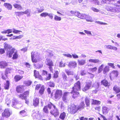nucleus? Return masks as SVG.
I'll list each match as a JSON object with an SVG mask.
<instances>
[{"label":"nucleus","mask_w":120,"mask_h":120,"mask_svg":"<svg viewBox=\"0 0 120 120\" xmlns=\"http://www.w3.org/2000/svg\"><path fill=\"white\" fill-rule=\"evenodd\" d=\"M80 89V83L78 81L75 84L73 88V90L71 92V93L73 94V98H75L79 95V93L77 91Z\"/></svg>","instance_id":"nucleus-1"},{"label":"nucleus","mask_w":120,"mask_h":120,"mask_svg":"<svg viewBox=\"0 0 120 120\" xmlns=\"http://www.w3.org/2000/svg\"><path fill=\"white\" fill-rule=\"evenodd\" d=\"M4 46L6 50L7 51V55L8 56L10 57L12 56V54L15 50V49L12 48L10 45L5 42L4 44Z\"/></svg>","instance_id":"nucleus-2"},{"label":"nucleus","mask_w":120,"mask_h":120,"mask_svg":"<svg viewBox=\"0 0 120 120\" xmlns=\"http://www.w3.org/2000/svg\"><path fill=\"white\" fill-rule=\"evenodd\" d=\"M76 15L79 18L82 19H86L88 18V19H86L87 22H92V18L88 15H86L84 14L80 13L79 12L77 13V14Z\"/></svg>","instance_id":"nucleus-3"},{"label":"nucleus","mask_w":120,"mask_h":120,"mask_svg":"<svg viewBox=\"0 0 120 120\" xmlns=\"http://www.w3.org/2000/svg\"><path fill=\"white\" fill-rule=\"evenodd\" d=\"M68 110L71 114H74L78 111V109L77 106L74 104H72L68 108Z\"/></svg>","instance_id":"nucleus-4"},{"label":"nucleus","mask_w":120,"mask_h":120,"mask_svg":"<svg viewBox=\"0 0 120 120\" xmlns=\"http://www.w3.org/2000/svg\"><path fill=\"white\" fill-rule=\"evenodd\" d=\"M52 109L50 110V112L55 117H56L59 115V112L58 109L54 105L52 104Z\"/></svg>","instance_id":"nucleus-5"},{"label":"nucleus","mask_w":120,"mask_h":120,"mask_svg":"<svg viewBox=\"0 0 120 120\" xmlns=\"http://www.w3.org/2000/svg\"><path fill=\"white\" fill-rule=\"evenodd\" d=\"M29 92L27 91L25 92L23 94L20 95L19 96L20 98L22 99L25 100V103L27 104H28L29 101H28L26 100V97L29 94Z\"/></svg>","instance_id":"nucleus-6"},{"label":"nucleus","mask_w":120,"mask_h":120,"mask_svg":"<svg viewBox=\"0 0 120 120\" xmlns=\"http://www.w3.org/2000/svg\"><path fill=\"white\" fill-rule=\"evenodd\" d=\"M119 74L118 71L117 70H113L112 71L110 74V77L111 80L116 78Z\"/></svg>","instance_id":"nucleus-7"},{"label":"nucleus","mask_w":120,"mask_h":120,"mask_svg":"<svg viewBox=\"0 0 120 120\" xmlns=\"http://www.w3.org/2000/svg\"><path fill=\"white\" fill-rule=\"evenodd\" d=\"M62 94V91L60 90H56L54 94V97L56 99H59L61 97Z\"/></svg>","instance_id":"nucleus-8"},{"label":"nucleus","mask_w":120,"mask_h":120,"mask_svg":"<svg viewBox=\"0 0 120 120\" xmlns=\"http://www.w3.org/2000/svg\"><path fill=\"white\" fill-rule=\"evenodd\" d=\"M92 82L90 81L86 82V85L82 89V90L85 91L90 89L92 86Z\"/></svg>","instance_id":"nucleus-9"},{"label":"nucleus","mask_w":120,"mask_h":120,"mask_svg":"<svg viewBox=\"0 0 120 120\" xmlns=\"http://www.w3.org/2000/svg\"><path fill=\"white\" fill-rule=\"evenodd\" d=\"M52 104L51 102H50L48 105L45 106L44 108L43 111L44 112L47 113H48L49 112L48 109L50 110L52 109Z\"/></svg>","instance_id":"nucleus-10"},{"label":"nucleus","mask_w":120,"mask_h":120,"mask_svg":"<svg viewBox=\"0 0 120 120\" xmlns=\"http://www.w3.org/2000/svg\"><path fill=\"white\" fill-rule=\"evenodd\" d=\"M10 115V110L8 109H5L4 112L2 113V116L3 117H5L8 118L9 117Z\"/></svg>","instance_id":"nucleus-11"},{"label":"nucleus","mask_w":120,"mask_h":120,"mask_svg":"<svg viewBox=\"0 0 120 120\" xmlns=\"http://www.w3.org/2000/svg\"><path fill=\"white\" fill-rule=\"evenodd\" d=\"M68 66L70 68H75L77 67V63L74 61H70L69 63Z\"/></svg>","instance_id":"nucleus-12"},{"label":"nucleus","mask_w":120,"mask_h":120,"mask_svg":"<svg viewBox=\"0 0 120 120\" xmlns=\"http://www.w3.org/2000/svg\"><path fill=\"white\" fill-rule=\"evenodd\" d=\"M35 52L34 51H32L31 53V59L32 62L36 63L37 61V56L34 54Z\"/></svg>","instance_id":"nucleus-13"},{"label":"nucleus","mask_w":120,"mask_h":120,"mask_svg":"<svg viewBox=\"0 0 120 120\" xmlns=\"http://www.w3.org/2000/svg\"><path fill=\"white\" fill-rule=\"evenodd\" d=\"M45 63L47 65L49 66H53V63L52 60L50 59H47L45 61Z\"/></svg>","instance_id":"nucleus-14"},{"label":"nucleus","mask_w":120,"mask_h":120,"mask_svg":"<svg viewBox=\"0 0 120 120\" xmlns=\"http://www.w3.org/2000/svg\"><path fill=\"white\" fill-rule=\"evenodd\" d=\"M47 72L44 70H43L42 74L43 75H46L47 78L46 79V80H49L51 78V74H48V75H47Z\"/></svg>","instance_id":"nucleus-15"},{"label":"nucleus","mask_w":120,"mask_h":120,"mask_svg":"<svg viewBox=\"0 0 120 120\" xmlns=\"http://www.w3.org/2000/svg\"><path fill=\"white\" fill-rule=\"evenodd\" d=\"M23 86H19L16 88V91L18 93H21L23 90Z\"/></svg>","instance_id":"nucleus-16"},{"label":"nucleus","mask_w":120,"mask_h":120,"mask_svg":"<svg viewBox=\"0 0 120 120\" xmlns=\"http://www.w3.org/2000/svg\"><path fill=\"white\" fill-rule=\"evenodd\" d=\"M109 110V109L107 107L103 106L102 108V111L103 114H107Z\"/></svg>","instance_id":"nucleus-17"},{"label":"nucleus","mask_w":120,"mask_h":120,"mask_svg":"<svg viewBox=\"0 0 120 120\" xmlns=\"http://www.w3.org/2000/svg\"><path fill=\"white\" fill-rule=\"evenodd\" d=\"M4 5L5 8L9 10H11L12 9V6L9 3H4Z\"/></svg>","instance_id":"nucleus-18"},{"label":"nucleus","mask_w":120,"mask_h":120,"mask_svg":"<svg viewBox=\"0 0 120 120\" xmlns=\"http://www.w3.org/2000/svg\"><path fill=\"white\" fill-rule=\"evenodd\" d=\"M106 9L107 11H109L111 12H115L116 11L115 8L112 7L110 6L107 7Z\"/></svg>","instance_id":"nucleus-19"},{"label":"nucleus","mask_w":120,"mask_h":120,"mask_svg":"<svg viewBox=\"0 0 120 120\" xmlns=\"http://www.w3.org/2000/svg\"><path fill=\"white\" fill-rule=\"evenodd\" d=\"M0 66H1V68H4L6 67L7 66L8 64L5 62L1 61L0 62Z\"/></svg>","instance_id":"nucleus-20"},{"label":"nucleus","mask_w":120,"mask_h":120,"mask_svg":"<svg viewBox=\"0 0 120 120\" xmlns=\"http://www.w3.org/2000/svg\"><path fill=\"white\" fill-rule=\"evenodd\" d=\"M24 14H27V16H30L31 15V11L30 10L27 9L24 11Z\"/></svg>","instance_id":"nucleus-21"},{"label":"nucleus","mask_w":120,"mask_h":120,"mask_svg":"<svg viewBox=\"0 0 120 120\" xmlns=\"http://www.w3.org/2000/svg\"><path fill=\"white\" fill-rule=\"evenodd\" d=\"M39 99L38 98H34L33 99V105L35 106H37L39 103Z\"/></svg>","instance_id":"nucleus-22"},{"label":"nucleus","mask_w":120,"mask_h":120,"mask_svg":"<svg viewBox=\"0 0 120 120\" xmlns=\"http://www.w3.org/2000/svg\"><path fill=\"white\" fill-rule=\"evenodd\" d=\"M113 90L117 93L120 92V88L116 86L113 87Z\"/></svg>","instance_id":"nucleus-23"},{"label":"nucleus","mask_w":120,"mask_h":120,"mask_svg":"<svg viewBox=\"0 0 120 120\" xmlns=\"http://www.w3.org/2000/svg\"><path fill=\"white\" fill-rule=\"evenodd\" d=\"M85 105L84 103V102H82L81 103L80 105L78 106H77V107H78V110L79 109L81 110L84 108V106Z\"/></svg>","instance_id":"nucleus-24"},{"label":"nucleus","mask_w":120,"mask_h":120,"mask_svg":"<svg viewBox=\"0 0 120 120\" xmlns=\"http://www.w3.org/2000/svg\"><path fill=\"white\" fill-rule=\"evenodd\" d=\"M22 76H21L19 75H16L14 77L15 80L16 82H17L22 79Z\"/></svg>","instance_id":"nucleus-25"},{"label":"nucleus","mask_w":120,"mask_h":120,"mask_svg":"<svg viewBox=\"0 0 120 120\" xmlns=\"http://www.w3.org/2000/svg\"><path fill=\"white\" fill-rule=\"evenodd\" d=\"M90 62H92L94 63H98L101 62V61L98 59H90L89 60Z\"/></svg>","instance_id":"nucleus-26"},{"label":"nucleus","mask_w":120,"mask_h":120,"mask_svg":"<svg viewBox=\"0 0 120 120\" xmlns=\"http://www.w3.org/2000/svg\"><path fill=\"white\" fill-rule=\"evenodd\" d=\"M101 82L105 86H109L110 84L106 80H104L102 81Z\"/></svg>","instance_id":"nucleus-27"},{"label":"nucleus","mask_w":120,"mask_h":120,"mask_svg":"<svg viewBox=\"0 0 120 120\" xmlns=\"http://www.w3.org/2000/svg\"><path fill=\"white\" fill-rule=\"evenodd\" d=\"M13 6L15 8H16L19 10H20L22 8V7L20 4H13Z\"/></svg>","instance_id":"nucleus-28"},{"label":"nucleus","mask_w":120,"mask_h":120,"mask_svg":"<svg viewBox=\"0 0 120 120\" xmlns=\"http://www.w3.org/2000/svg\"><path fill=\"white\" fill-rule=\"evenodd\" d=\"M100 103L101 102L99 101L93 99L92 104L99 105L100 104Z\"/></svg>","instance_id":"nucleus-29"},{"label":"nucleus","mask_w":120,"mask_h":120,"mask_svg":"<svg viewBox=\"0 0 120 120\" xmlns=\"http://www.w3.org/2000/svg\"><path fill=\"white\" fill-rule=\"evenodd\" d=\"M66 116V115L65 113L64 112H63L61 113L59 118L63 120L65 118Z\"/></svg>","instance_id":"nucleus-30"},{"label":"nucleus","mask_w":120,"mask_h":120,"mask_svg":"<svg viewBox=\"0 0 120 120\" xmlns=\"http://www.w3.org/2000/svg\"><path fill=\"white\" fill-rule=\"evenodd\" d=\"M79 64L80 65H83L85 63V60H78Z\"/></svg>","instance_id":"nucleus-31"},{"label":"nucleus","mask_w":120,"mask_h":120,"mask_svg":"<svg viewBox=\"0 0 120 120\" xmlns=\"http://www.w3.org/2000/svg\"><path fill=\"white\" fill-rule=\"evenodd\" d=\"M32 116L33 118L34 119H38V117L39 115L36 112L32 113Z\"/></svg>","instance_id":"nucleus-32"},{"label":"nucleus","mask_w":120,"mask_h":120,"mask_svg":"<svg viewBox=\"0 0 120 120\" xmlns=\"http://www.w3.org/2000/svg\"><path fill=\"white\" fill-rule=\"evenodd\" d=\"M9 82L8 81H6V83L4 84V87L5 89H8L9 87Z\"/></svg>","instance_id":"nucleus-33"},{"label":"nucleus","mask_w":120,"mask_h":120,"mask_svg":"<svg viewBox=\"0 0 120 120\" xmlns=\"http://www.w3.org/2000/svg\"><path fill=\"white\" fill-rule=\"evenodd\" d=\"M44 87V86H42L41 87V89L39 91V93L41 95H42L44 93L45 90Z\"/></svg>","instance_id":"nucleus-34"},{"label":"nucleus","mask_w":120,"mask_h":120,"mask_svg":"<svg viewBox=\"0 0 120 120\" xmlns=\"http://www.w3.org/2000/svg\"><path fill=\"white\" fill-rule=\"evenodd\" d=\"M61 19V17L58 16L56 15H55L54 17V20L56 21H60Z\"/></svg>","instance_id":"nucleus-35"},{"label":"nucleus","mask_w":120,"mask_h":120,"mask_svg":"<svg viewBox=\"0 0 120 120\" xmlns=\"http://www.w3.org/2000/svg\"><path fill=\"white\" fill-rule=\"evenodd\" d=\"M37 10L38 11V13H41L44 10V7H41L40 8H37Z\"/></svg>","instance_id":"nucleus-36"},{"label":"nucleus","mask_w":120,"mask_h":120,"mask_svg":"<svg viewBox=\"0 0 120 120\" xmlns=\"http://www.w3.org/2000/svg\"><path fill=\"white\" fill-rule=\"evenodd\" d=\"M65 71L68 75H73V72L72 71L68 70V69L65 70Z\"/></svg>","instance_id":"nucleus-37"},{"label":"nucleus","mask_w":120,"mask_h":120,"mask_svg":"<svg viewBox=\"0 0 120 120\" xmlns=\"http://www.w3.org/2000/svg\"><path fill=\"white\" fill-rule=\"evenodd\" d=\"M19 113L20 115L23 116H25L26 115V112L24 110L20 111Z\"/></svg>","instance_id":"nucleus-38"},{"label":"nucleus","mask_w":120,"mask_h":120,"mask_svg":"<svg viewBox=\"0 0 120 120\" xmlns=\"http://www.w3.org/2000/svg\"><path fill=\"white\" fill-rule=\"evenodd\" d=\"M109 70V66H106L103 70V73L104 74H105Z\"/></svg>","instance_id":"nucleus-39"},{"label":"nucleus","mask_w":120,"mask_h":120,"mask_svg":"<svg viewBox=\"0 0 120 120\" xmlns=\"http://www.w3.org/2000/svg\"><path fill=\"white\" fill-rule=\"evenodd\" d=\"M34 65L36 68H39L42 67L43 66L42 64H34Z\"/></svg>","instance_id":"nucleus-40"},{"label":"nucleus","mask_w":120,"mask_h":120,"mask_svg":"<svg viewBox=\"0 0 120 120\" xmlns=\"http://www.w3.org/2000/svg\"><path fill=\"white\" fill-rule=\"evenodd\" d=\"M34 76L36 78H37L39 76V73L38 71L35 70H34Z\"/></svg>","instance_id":"nucleus-41"},{"label":"nucleus","mask_w":120,"mask_h":120,"mask_svg":"<svg viewBox=\"0 0 120 120\" xmlns=\"http://www.w3.org/2000/svg\"><path fill=\"white\" fill-rule=\"evenodd\" d=\"M86 104L87 106H89L90 105V100L87 98H86L85 99Z\"/></svg>","instance_id":"nucleus-42"},{"label":"nucleus","mask_w":120,"mask_h":120,"mask_svg":"<svg viewBox=\"0 0 120 120\" xmlns=\"http://www.w3.org/2000/svg\"><path fill=\"white\" fill-rule=\"evenodd\" d=\"M18 55L17 53V52H15L14 54L13 55L12 58L13 59H16L18 58Z\"/></svg>","instance_id":"nucleus-43"},{"label":"nucleus","mask_w":120,"mask_h":120,"mask_svg":"<svg viewBox=\"0 0 120 120\" xmlns=\"http://www.w3.org/2000/svg\"><path fill=\"white\" fill-rule=\"evenodd\" d=\"M48 13L47 12H43L41 14L40 16L42 17H46V16H48Z\"/></svg>","instance_id":"nucleus-44"},{"label":"nucleus","mask_w":120,"mask_h":120,"mask_svg":"<svg viewBox=\"0 0 120 120\" xmlns=\"http://www.w3.org/2000/svg\"><path fill=\"white\" fill-rule=\"evenodd\" d=\"M104 65L103 64H102L101 66L98 69V73H100L103 70Z\"/></svg>","instance_id":"nucleus-45"},{"label":"nucleus","mask_w":120,"mask_h":120,"mask_svg":"<svg viewBox=\"0 0 120 120\" xmlns=\"http://www.w3.org/2000/svg\"><path fill=\"white\" fill-rule=\"evenodd\" d=\"M99 87L98 84L97 82H95L93 84L92 86V87H94L96 88H98Z\"/></svg>","instance_id":"nucleus-46"},{"label":"nucleus","mask_w":120,"mask_h":120,"mask_svg":"<svg viewBox=\"0 0 120 120\" xmlns=\"http://www.w3.org/2000/svg\"><path fill=\"white\" fill-rule=\"evenodd\" d=\"M62 77L63 78V80L64 81H66L68 80L67 79V75L65 73H64L63 74Z\"/></svg>","instance_id":"nucleus-47"},{"label":"nucleus","mask_w":120,"mask_h":120,"mask_svg":"<svg viewBox=\"0 0 120 120\" xmlns=\"http://www.w3.org/2000/svg\"><path fill=\"white\" fill-rule=\"evenodd\" d=\"M11 70V69L10 68H7L5 71V75H6V74L7 75V74L10 73Z\"/></svg>","instance_id":"nucleus-48"},{"label":"nucleus","mask_w":120,"mask_h":120,"mask_svg":"<svg viewBox=\"0 0 120 120\" xmlns=\"http://www.w3.org/2000/svg\"><path fill=\"white\" fill-rule=\"evenodd\" d=\"M92 2L95 5H99V2L98 0H92Z\"/></svg>","instance_id":"nucleus-49"},{"label":"nucleus","mask_w":120,"mask_h":120,"mask_svg":"<svg viewBox=\"0 0 120 120\" xmlns=\"http://www.w3.org/2000/svg\"><path fill=\"white\" fill-rule=\"evenodd\" d=\"M95 23H96L101 25H106L107 24V23L98 21H95Z\"/></svg>","instance_id":"nucleus-50"},{"label":"nucleus","mask_w":120,"mask_h":120,"mask_svg":"<svg viewBox=\"0 0 120 120\" xmlns=\"http://www.w3.org/2000/svg\"><path fill=\"white\" fill-rule=\"evenodd\" d=\"M84 31L85 33L87 35H90L91 36H92V35L91 31L86 30H84Z\"/></svg>","instance_id":"nucleus-51"},{"label":"nucleus","mask_w":120,"mask_h":120,"mask_svg":"<svg viewBox=\"0 0 120 120\" xmlns=\"http://www.w3.org/2000/svg\"><path fill=\"white\" fill-rule=\"evenodd\" d=\"M26 85L28 86H30L32 82L30 81H26L25 82Z\"/></svg>","instance_id":"nucleus-52"},{"label":"nucleus","mask_w":120,"mask_h":120,"mask_svg":"<svg viewBox=\"0 0 120 120\" xmlns=\"http://www.w3.org/2000/svg\"><path fill=\"white\" fill-rule=\"evenodd\" d=\"M97 69V68L95 67L94 68H90V70L92 72H95Z\"/></svg>","instance_id":"nucleus-53"},{"label":"nucleus","mask_w":120,"mask_h":120,"mask_svg":"<svg viewBox=\"0 0 120 120\" xmlns=\"http://www.w3.org/2000/svg\"><path fill=\"white\" fill-rule=\"evenodd\" d=\"M58 75V72L57 71H56L55 72L54 74V77L55 78H57Z\"/></svg>","instance_id":"nucleus-54"},{"label":"nucleus","mask_w":120,"mask_h":120,"mask_svg":"<svg viewBox=\"0 0 120 120\" xmlns=\"http://www.w3.org/2000/svg\"><path fill=\"white\" fill-rule=\"evenodd\" d=\"M91 9L94 11L96 12H99L100 11L99 10H98V9L93 7Z\"/></svg>","instance_id":"nucleus-55"},{"label":"nucleus","mask_w":120,"mask_h":120,"mask_svg":"<svg viewBox=\"0 0 120 120\" xmlns=\"http://www.w3.org/2000/svg\"><path fill=\"white\" fill-rule=\"evenodd\" d=\"M13 32L15 34H17L19 33V32H22V31H21L19 30H15V29L14 28L13 29Z\"/></svg>","instance_id":"nucleus-56"},{"label":"nucleus","mask_w":120,"mask_h":120,"mask_svg":"<svg viewBox=\"0 0 120 120\" xmlns=\"http://www.w3.org/2000/svg\"><path fill=\"white\" fill-rule=\"evenodd\" d=\"M48 16L49 18L51 19H52L53 18V14L52 13H48Z\"/></svg>","instance_id":"nucleus-57"},{"label":"nucleus","mask_w":120,"mask_h":120,"mask_svg":"<svg viewBox=\"0 0 120 120\" xmlns=\"http://www.w3.org/2000/svg\"><path fill=\"white\" fill-rule=\"evenodd\" d=\"M112 46L110 45H105V47L109 49H112Z\"/></svg>","instance_id":"nucleus-58"},{"label":"nucleus","mask_w":120,"mask_h":120,"mask_svg":"<svg viewBox=\"0 0 120 120\" xmlns=\"http://www.w3.org/2000/svg\"><path fill=\"white\" fill-rule=\"evenodd\" d=\"M17 15L18 16H19L21 15H23L24 14V12L23 11L17 12Z\"/></svg>","instance_id":"nucleus-59"},{"label":"nucleus","mask_w":120,"mask_h":120,"mask_svg":"<svg viewBox=\"0 0 120 120\" xmlns=\"http://www.w3.org/2000/svg\"><path fill=\"white\" fill-rule=\"evenodd\" d=\"M78 12H76L75 11H70V13L72 14H74L75 15L77 16V13Z\"/></svg>","instance_id":"nucleus-60"},{"label":"nucleus","mask_w":120,"mask_h":120,"mask_svg":"<svg viewBox=\"0 0 120 120\" xmlns=\"http://www.w3.org/2000/svg\"><path fill=\"white\" fill-rule=\"evenodd\" d=\"M27 49L28 48L27 47H26L21 49V50L23 51L24 52H25L27 51Z\"/></svg>","instance_id":"nucleus-61"},{"label":"nucleus","mask_w":120,"mask_h":120,"mask_svg":"<svg viewBox=\"0 0 120 120\" xmlns=\"http://www.w3.org/2000/svg\"><path fill=\"white\" fill-rule=\"evenodd\" d=\"M65 66V64H63L62 62H61L60 63L59 66L60 67H64Z\"/></svg>","instance_id":"nucleus-62"},{"label":"nucleus","mask_w":120,"mask_h":120,"mask_svg":"<svg viewBox=\"0 0 120 120\" xmlns=\"http://www.w3.org/2000/svg\"><path fill=\"white\" fill-rule=\"evenodd\" d=\"M80 74L82 75H83L86 74V72L84 70L81 71Z\"/></svg>","instance_id":"nucleus-63"},{"label":"nucleus","mask_w":120,"mask_h":120,"mask_svg":"<svg viewBox=\"0 0 120 120\" xmlns=\"http://www.w3.org/2000/svg\"><path fill=\"white\" fill-rule=\"evenodd\" d=\"M80 120H88V119L87 118H85L84 117H81L80 118Z\"/></svg>","instance_id":"nucleus-64"}]
</instances>
